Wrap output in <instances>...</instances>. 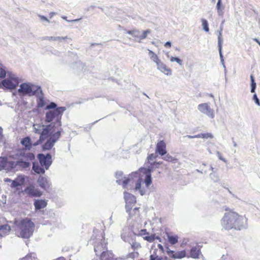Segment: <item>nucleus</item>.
Instances as JSON below:
<instances>
[{
  "label": "nucleus",
  "instance_id": "8",
  "mask_svg": "<svg viewBox=\"0 0 260 260\" xmlns=\"http://www.w3.org/2000/svg\"><path fill=\"white\" fill-rule=\"evenodd\" d=\"M18 92L23 95H28L29 96L35 94V92L32 91V87L30 84L28 83H22L20 86V88L18 89Z\"/></svg>",
  "mask_w": 260,
  "mask_h": 260
},
{
  "label": "nucleus",
  "instance_id": "53",
  "mask_svg": "<svg viewBox=\"0 0 260 260\" xmlns=\"http://www.w3.org/2000/svg\"><path fill=\"white\" fill-rule=\"evenodd\" d=\"M2 129H0V138L2 137Z\"/></svg>",
  "mask_w": 260,
  "mask_h": 260
},
{
  "label": "nucleus",
  "instance_id": "14",
  "mask_svg": "<svg viewBox=\"0 0 260 260\" xmlns=\"http://www.w3.org/2000/svg\"><path fill=\"white\" fill-rule=\"evenodd\" d=\"M130 207L125 209L126 212L128 214L130 218H137L140 217V208Z\"/></svg>",
  "mask_w": 260,
  "mask_h": 260
},
{
  "label": "nucleus",
  "instance_id": "48",
  "mask_svg": "<svg viewBox=\"0 0 260 260\" xmlns=\"http://www.w3.org/2000/svg\"><path fill=\"white\" fill-rule=\"evenodd\" d=\"M39 17L41 18V20L46 21L48 22H49V20L45 16L42 15H39Z\"/></svg>",
  "mask_w": 260,
  "mask_h": 260
},
{
  "label": "nucleus",
  "instance_id": "3",
  "mask_svg": "<svg viewBox=\"0 0 260 260\" xmlns=\"http://www.w3.org/2000/svg\"><path fill=\"white\" fill-rule=\"evenodd\" d=\"M47 138L41 139V135L40 136L39 139L34 143H32L31 139L29 137L27 136L22 138L21 140L20 143L23 146L22 149H19L17 152L20 154L21 156L23 157L25 160H32L35 159L34 154L30 152H27V150H30L32 146L38 145L44 141Z\"/></svg>",
  "mask_w": 260,
  "mask_h": 260
},
{
  "label": "nucleus",
  "instance_id": "29",
  "mask_svg": "<svg viewBox=\"0 0 260 260\" xmlns=\"http://www.w3.org/2000/svg\"><path fill=\"white\" fill-rule=\"evenodd\" d=\"M24 182V178H22L19 181H18L17 180H13L12 181V184H11V187H16L18 186L21 185Z\"/></svg>",
  "mask_w": 260,
  "mask_h": 260
},
{
  "label": "nucleus",
  "instance_id": "50",
  "mask_svg": "<svg viewBox=\"0 0 260 260\" xmlns=\"http://www.w3.org/2000/svg\"><path fill=\"white\" fill-rule=\"evenodd\" d=\"M165 46L167 48H170L171 47V43L170 42H167L165 44Z\"/></svg>",
  "mask_w": 260,
  "mask_h": 260
},
{
  "label": "nucleus",
  "instance_id": "27",
  "mask_svg": "<svg viewBox=\"0 0 260 260\" xmlns=\"http://www.w3.org/2000/svg\"><path fill=\"white\" fill-rule=\"evenodd\" d=\"M32 169L38 174H43L45 173V170L43 167H40L39 165L35 164L33 165Z\"/></svg>",
  "mask_w": 260,
  "mask_h": 260
},
{
  "label": "nucleus",
  "instance_id": "31",
  "mask_svg": "<svg viewBox=\"0 0 260 260\" xmlns=\"http://www.w3.org/2000/svg\"><path fill=\"white\" fill-rule=\"evenodd\" d=\"M250 80H251V92H254L255 89L256 88V83L254 81V77L252 75H251L250 76Z\"/></svg>",
  "mask_w": 260,
  "mask_h": 260
},
{
  "label": "nucleus",
  "instance_id": "24",
  "mask_svg": "<svg viewBox=\"0 0 260 260\" xmlns=\"http://www.w3.org/2000/svg\"><path fill=\"white\" fill-rule=\"evenodd\" d=\"M162 162L161 161L156 162L154 161L149 164V165L148 167V170L149 172L153 171L156 168H158L160 165H161Z\"/></svg>",
  "mask_w": 260,
  "mask_h": 260
},
{
  "label": "nucleus",
  "instance_id": "16",
  "mask_svg": "<svg viewBox=\"0 0 260 260\" xmlns=\"http://www.w3.org/2000/svg\"><path fill=\"white\" fill-rule=\"evenodd\" d=\"M38 182L39 185L44 189H49L50 187V183L46 178L43 176H40L38 178Z\"/></svg>",
  "mask_w": 260,
  "mask_h": 260
},
{
  "label": "nucleus",
  "instance_id": "40",
  "mask_svg": "<svg viewBox=\"0 0 260 260\" xmlns=\"http://www.w3.org/2000/svg\"><path fill=\"white\" fill-rule=\"evenodd\" d=\"M221 30L219 31V34L218 37V46L219 48L220 51H221V43H222V38H221Z\"/></svg>",
  "mask_w": 260,
  "mask_h": 260
},
{
  "label": "nucleus",
  "instance_id": "35",
  "mask_svg": "<svg viewBox=\"0 0 260 260\" xmlns=\"http://www.w3.org/2000/svg\"><path fill=\"white\" fill-rule=\"evenodd\" d=\"M150 32L151 31L150 30H146L144 31L142 35H139V40L140 41L145 39L147 37V35L149 34Z\"/></svg>",
  "mask_w": 260,
  "mask_h": 260
},
{
  "label": "nucleus",
  "instance_id": "55",
  "mask_svg": "<svg viewBox=\"0 0 260 260\" xmlns=\"http://www.w3.org/2000/svg\"><path fill=\"white\" fill-rule=\"evenodd\" d=\"M56 260H65L63 258H59L58 259H57Z\"/></svg>",
  "mask_w": 260,
  "mask_h": 260
},
{
  "label": "nucleus",
  "instance_id": "11",
  "mask_svg": "<svg viewBox=\"0 0 260 260\" xmlns=\"http://www.w3.org/2000/svg\"><path fill=\"white\" fill-rule=\"evenodd\" d=\"M24 192L29 197H40L42 196V192L38 189H36L34 186L30 185L26 187L24 189Z\"/></svg>",
  "mask_w": 260,
  "mask_h": 260
},
{
  "label": "nucleus",
  "instance_id": "23",
  "mask_svg": "<svg viewBox=\"0 0 260 260\" xmlns=\"http://www.w3.org/2000/svg\"><path fill=\"white\" fill-rule=\"evenodd\" d=\"M149 56L150 59L157 64L161 60L159 59L158 56L152 51L149 50L148 52Z\"/></svg>",
  "mask_w": 260,
  "mask_h": 260
},
{
  "label": "nucleus",
  "instance_id": "56",
  "mask_svg": "<svg viewBox=\"0 0 260 260\" xmlns=\"http://www.w3.org/2000/svg\"><path fill=\"white\" fill-rule=\"evenodd\" d=\"M140 193H141V195L144 194V192L142 190H140Z\"/></svg>",
  "mask_w": 260,
  "mask_h": 260
},
{
  "label": "nucleus",
  "instance_id": "37",
  "mask_svg": "<svg viewBox=\"0 0 260 260\" xmlns=\"http://www.w3.org/2000/svg\"><path fill=\"white\" fill-rule=\"evenodd\" d=\"M170 60L172 62L176 61L180 65H182V60L176 57H171L170 58Z\"/></svg>",
  "mask_w": 260,
  "mask_h": 260
},
{
  "label": "nucleus",
  "instance_id": "12",
  "mask_svg": "<svg viewBox=\"0 0 260 260\" xmlns=\"http://www.w3.org/2000/svg\"><path fill=\"white\" fill-rule=\"evenodd\" d=\"M166 252L170 257L174 259H181L186 256V252L185 250L179 251L175 252L174 251L168 248Z\"/></svg>",
  "mask_w": 260,
  "mask_h": 260
},
{
  "label": "nucleus",
  "instance_id": "4",
  "mask_svg": "<svg viewBox=\"0 0 260 260\" xmlns=\"http://www.w3.org/2000/svg\"><path fill=\"white\" fill-rule=\"evenodd\" d=\"M15 224L19 233V237L22 238H28L33 234L35 224L29 218H25L19 221H16Z\"/></svg>",
  "mask_w": 260,
  "mask_h": 260
},
{
  "label": "nucleus",
  "instance_id": "6",
  "mask_svg": "<svg viewBox=\"0 0 260 260\" xmlns=\"http://www.w3.org/2000/svg\"><path fill=\"white\" fill-rule=\"evenodd\" d=\"M19 83L18 79L13 77L5 79L2 81V84L5 88L11 90L15 89Z\"/></svg>",
  "mask_w": 260,
  "mask_h": 260
},
{
  "label": "nucleus",
  "instance_id": "15",
  "mask_svg": "<svg viewBox=\"0 0 260 260\" xmlns=\"http://www.w3.org/2000/svg\"><path fill=\"white\" fill-rule=\"evenodd\" d=\"M157 69L160 70L161 72L166 75H171L172 70L171 69L168 68L165 64H164L161 61H160L157 64Z\"/></svg>",
  "mask_w": 260,
  "mask_h": 260
},
{
  "label": "nucleus",
  "instance_id": "38",
  "mask_svg": "<svg viewBox=\"0 0 260 260\" xmlns=\"http://www.w3.org/2000/svg\"><path fill=\"white\" fill-rule=\"evenodd\" d=\"M151 182H152V181H151V176L149 175H147L146 177V178L145 179V183L146 186L147 187L149 186L151 184Z\"/></svg>",
  "mask_w": 260,
  "mask_h": 260
},
{
  "label": "nucleus",
  "instance_id": "32",
  "mask_svg": "<svg viewBox=\"0 0 260 260\" xmlns=\"http://www.w3.org/2000/svg\"><path fill=\"white\" fill-rule=\"evenodd\" d=\"M202 26L203 27V29L206 32H208L209 31V28L208 26V23L207 20L205 19H202L201 20Z\"/></svg>",
  "mask_w": 260,
  "mask_h": 260
},
{
  "label": "nucleus",
  "instance_id": "9",
  "mask_svg": "<svg viewBox=\"0 0 260 260\" xmlns=\"http://www.w3.org/2000/svg\"><path fill=\"white\" fill-rule=\"evenodd\" d=\"M198 109L200 112L206 114L211 118L214 117V111L211 109L207 103H203L199 105Z\"/></svg>",
  "mask_w": 260,
  "mask_h": 260
},
{
  "label": "nucleus",
  "instance_id": "34",
  "mask_svg": "<svg viewBox=\"0 0 260 260\" xmlns=\"http://www.w3.org/2000/svg\"><path fill=\"white\" fill-rule=\"evenodd\" d=\"M43 126H44V125H41L38 124H34V128L35 133L41 134L42 133V132L41 133V127H43Z\"/></svg>",
  "mask_w": 260,
  "mask_h": 260
},
{
  "label": "nucleus",
  "instance_id": "2",
  "mask_svg": "<svg viewBox=\"0 0 260 260\" xmlns=\"http://www.w3.org/2000/svg\"><path fill=\"white\" fill-rule=\"evenodd\" d=\"M224 211L220 221L223 229L226 231H241L247 228L248 219L245 215H241L229 208H225Z\"/></svg>",
  "mask_w": 260,
  "mask_h": 260
},
{
  "label": "nucleus",
  "instance_id": "36",
  "mask_svg": "<svg viewBox=\"0 0 260 260\" xmlns=\"http://www.w3.org/2000/svg\"><path fill=\"white\" fill-rule=\"evenodd\" d=\"M37 103L39 107H43L45 105V102L43 98H40L37 101Z\"/></svg>",
  "mask_w": 260,
  "mask_h": 260
},
{
  "label": "nucleus",
  "instance_id": "45",
  "mask_svg": "<svg viewBox=\"0 0 260 260\" xmlns=\"http://www.w3.org/2000/svg\"><path fill=\"white\" fill-rule=\"evenodd\" d=\"M253 100L255 101V103H256L257 105H258V106H259V105H260V102H259V100H258V98H257V95H256V94H254L253 95Z\"/></svg>",
  "mask_w": 260,
  "mask_h": 260
},
{
  "label": "nucleus",
  "instance_id": "30",
  "mask_svg": "<svg viewBox=\"0 0 260 260\" xmlns=\"http://www.w3.org/2000/svg\"><path fill=\"white\" fill-rule=\"evenodd\" d=\"M164 159L167 161L172 162L173 163H176L178 161V159L177 158L172 157L169 154L166 155V156L164 158Z\"/></svg>",
  "mask_w": 260,
  "mask_h": 260
},
{
  "label": "nucleus",
  "instance_id": "7",
  "mask_svg": "<svg viewBox=\"0 0 260 260\" xmlns=\"http://www.w3.org/2000/svg\"><path fill=\"white\" fill-rule=\"evenodd\" d=\"M38 157L41 166L48 169L52 162L51 155L47 154L45 155L43 154H39Z\"/></svg>",
  "mask_w": 260,
  "mask_h": 260
},
{
  "label": "nucleus",
  "instance_id": "25",
  "mask_svg": "<svg viewBox=\"0 0 260 260\" xmlns=\"http://www.w3.org/2000/svg\"><path fill=\"white\" fill-rule=\"evenodd\" d=\"M126 33L132 35L135 39L139 40L140 31L138 30H126Z\"/></svg>",
  "mask_w": 260,
  "mask_h": 260
},
{
  "label": "nucleus",
  "instance_id": "1",
  "mask_svg": "<svg viewBox=\"0 0 260 260\" xmlns=\"http://www.w3.org/2000/svg\"><path fill=\"white\" fill-rule=\"evenodd\" d=\"M66 109L64 107H60L46 112V121L48 122L54 121L47 125L42 131L41 139L49 138L43 146L44 150L51 149L54 143L60 138L62 130L61 127V118Z\"/></svg>",
  "mask_w": 260,
  "mask_h": 260
},
{
  "label": "nucleus",
  "instance_id": "47",
  "mask_svg": "<svg viewBox=\"0 0 260 260\" xmlns=\"http://www.w3.org/2000/svg\"><path fill=\"white\" fill-rule=\"evenodd\" d=\"M67 39V37H56V38H54L53 39V37H51V39L53 40H55V41H56V40H58V41H61L62 40H65Z\"/></svg>",
  "mask_w": 260,
  "mask_h": 260
},
{
  "label": "nucleus",
  "instance_id": "13",
  "mask_svg": "<svg viewBox=\"0 0 260 260\" xmlns=\"http://www.w3.org/2000/svg\"><path fill=\"white\" fill-rule=\"evenodd\" d=\"M166 143L164 140L158 141L156 145L155 151L161 156L167 153Z\"/></svg>",
  "mask_w": 260,
  "mask_h": 260
},
{
  "label": "nucleus",
  "instance_id": "5",
  "mask_svg": "<svg viewBox=\"0 0 260 260\" xmlns=\"http://www.w3.org/2000/svg\"><path fill=\"white\" fill-rule=\"evenodd\" d=\"M5 169L7 170H12L17 166H23L27 167L29 164L23 160L24 159L23 157L21 156L20 154L17 152L14 154L4 157Z\"/></svg>",
  "mask_w": 260,
  "mask_h": 260
},
{
  "label": "nucleus",
  "instance_id": "39",
  "mask_svg": "<svg viewBox=\"0 0 260 260\" xmlns=\"http://www.w3.org/2000/svg\"><path fill=\"white\" fill-rule=\"evenodd\" d=\"M4 157H0V171L5 169Z\"/></svg>",
  "mask_w": 260,
  "mask_h": 260
},
{
  "label": "nucleus",
  "instance_id": "18",
  "mask_svg": "<svg viewBox=\"0 0 260 260\" xmlns=\"http://www.w3.org/2000/svg\"><path fill=\"white\" fill-rule=\"evenodd\" d=\"M201 254V249L199 246H195L191 248L190 249V256L194 258H199Z\"/></svg>",
  "mask_w": 260,
  "mask_h": 260
},
{
  "label": "nucleus",
  "instance_id": "21",
  "mask_svg": "<svg viewBox=\"0 0 260 260\" xmlns=\"http://www.w3.org/2000/svg\"><path fill=\"white\" fill-rule=\"evenodd\" d=\"M168 242L172 245H174L178 242V236L177 235H173L167 234Z\"/></svg>",
  "mask_w": 260,
  "mask_h": 260
},
{
  "label": "nucleus",
  "instance_id": "49",
  "mask_svg": "<svg viewBox=\"0 0 260 260\" xmlns=\"http://www.w3.org/2000/svg\"><path fill=\"white\" fill-rule=\"evenodd\" d=\"M158 247L159 248V250L161 251V253L164 252V247L162 246V245H161L160 244H158Z\"/></svg>",
  "mask_w": 260,
  "mask_h": 260
},
{
  "label": "nucleus",
  "instance_id": "43",
  "mask_svg": "<svg viewBox=\"0 0 260 260\" xmlns=\"http://www.w3.org/2000/svg\"><path fill=\"white\" fill-rule=\"evenodd\" d=\"M6 75V71L5 69L0 68V78H4Z\"/></svg>",
  "mask_w": 260,
  "mask_h": 260
},
{
  "label": "nucleus",
  "instance_id": "54",
  "mask_svg": "<svg viewBox=\"0 0 260 260\" xmlns=\"http://www.w3.org/2000/svg\"><path fill=\"white\" fill-rule=\"evenodd\" d=\"M5 181H7V182H10L11 180L10 179H9V178H7L5 180Z\"/></svg>",
  "mask_w": 260,
  "mask_h": 260
},
{
  "label": "nucleus",
  "instance_id": "51",
  "mask_svg": "<svg viewBox=\"0 0 260 260\" xmlns=\"http://www.w3.org/2000/svg\"><path fill=\"white\" fill-rule=\"evenodd\" d=\"M218 157H219V158L220 159H221V160H223V161H225V159H224L223 158H222V156H221V154L218 153Z\"/></svg>",
  "mask_w": 260,
  "mask_h": 260
},
{
  "label": "nucleus",
  "instance_id": "19",
  "mask_svg": "<svg viewBox=\"0 0 260 260\" xmlns=\"http://www.w3.org/2000/svg\"><path fill=\"white\" fill-rule=\"evenodd\" d=\"M119 184H121L123 188H126L128 184H133V179L130 177H124L122 180L118 181Z\"/></svg>",
  "mask_w": 260,
  "mask_h": 260
},
{
  "label": "nucleus",
  "instance_id": "44",
  "mask_svg": "<svg viewBox=\"0 0 260 260\" xmlns=\"http://www.w3.org/2000/svg\"><path fill=\"white\" fill-rule=\"evenodd\" d=\"M220 2H221V1L218 0L217 4V8L218 12V13L219 15L222 14L221 10H220V6H221Z\"/></svg>",
  "mask_w": 260,
  "mask_h": 260
},
{
  "label": "nucleus",
  "instance_id": "22",
  "mask_svg": "<svg viewBox=\"0 0 260 260\" xmlns=\"http://www.w3.org/2000/svg\"><path fill=\"white\" fill-rule=\"evenodd\" d=\"M189 138H212L213 135L211 133L200 134L195 136H188Z\"/></svg>",
  "mask_w": 260,
  "mask_h": 260
},
{
  "label": "nucleus",
  "instance_id": "26",
  "mask_svg": "<svg viewBox=\"0 0 260 260\" xmlns=\"http://www.w3.org/2000/svg\"><path fill=\"white\" fill-rule=\"evenodd\" d=\"M143 239L149 242H152L155 239L158 240L160 242L161 241V239L159 237H156L154 235L145 236L143 237Z\"/></svg>",
  "mask_w": 260,
  "mask_h": 260
},
{
  "label": "nucleus",
  "instance_id": "52",
  "mask_svg": "<svg viewBox=\"0 0 260 260\" xmlns=\"http://www.w3.org/2000/svg\"><path fill=\"white\" fill-rule=\"evenodd\" d=\"M54 14L55 13H53V12L50 13V14H49L50 15V17L51 18L54 15Z\"/></svg>",
  "mask_w": 260,
  "mask_h": 260
},
{
  "label": "nucleus",
  "instance_id": "46",
  "mask_svg": "<svg viewBox=\"0 0 260 260\" xmlns=\"http://www.w3.org/2000/svg\"><path fill=\"white\" fill-rule=\"evenodd\" d=\"M148 233L147 232V230L146 229L141 230L139 234V236H144L146 234H148Z\"/></svg>",
  "mask_w": 260,
  "mask_h": 260
},
{
  "label": "nucleus",
  "instance_id": "17",
  "mask_svg": "<svg viewBox=\"0 0 260 260\" xmlns=\"http://www.w3.org/2000/svg\"><path fill=\"white\" fill-rule=\"evenodd\" d=\"M47 205V202L45 200H36L34 202L36 210H40L45 208Z\"/></svg>",
  "mask_w": 260,
  "mask_h": 260
},
{
  "label": "nucleus",
  "instance_id": "41",
  "mask_svg": "<svg viewBox=\"0 0 260 260\" xmlns=\"http://www.w3.org/2000/svg\"><path fill=\"white\" fill-rule=\"evenodd\" d=\"M56 106H57V105L55 103L52 102L49 105L47 106L46 109H48V110H50L52 109H55L57 108Z\"/></svg>",
  "mask_w": 260,
  "mask_h": 260
},
{
  "label": "nucleus",
  "instance_id": "33",
  "mask_svg": "<svg viewBox=\"0 0 260 260\" xmlns=\"http://www.w3.org/2000/svg\"><path fill=\"white\" fill-rule=\"evenodd\" d=\"M156 157H157V155L156 154L151 153V154H149L147 156L148 163L149 164L152 162V161H153L154 160H155Z\"/></svg>",
  "mask_w": 260,
  "mask_h": 260
},
{
  "label": "nucleus",
  "instance_id": "20",
  "mask_svg": "<svg viewBox=\"0 0 260 260\" xmlns=\"http://www.w3.org/2000/svg\"><path fill=\"white\" fill-rule=\"evenodd\" d=\"M10 230V226L7 224L0 225V238L8 234Z\"/></svg>",
  "mask_w": 260,
  "mask_h": 260
},
{
  "label": "nucleus",
  "instance_id": "42",
  "mask_svg": "<svg viewBox=\"0 0 260 260\" xmlns=\"http://www.w3.org/2000/svg\"><path fill=\"white\" fill-rule=\"evenodd\" d=\"M141 183H142V179H139L137 181L136 186H135V189L136 190H140L141 187Z\"/></svg>",
  "mask_w": 260,
  "mask_h": 260
},
{
  "label": "nucleus",
  "instance_id": "10",
  "mask_svg": "<svg viewBox=\"0 0 260 260\" xmlns=\"http://www.w3.org/2000/svg\"><path fill=\"white\" fill-rule=\"evenodd\" d=\"M124 198L125 202V209L134 207L137 202L135 196L127 192H124Z\"/></svg>",
  "mask_w": 260,
  "mask_h": 260
},
{
  "label": "nucleus",
  "instance_id": "28",
  "mask_svg": "<svg viewBox=\"0 0 260 260\" xmlns=\"http://www.w3.org/2000/svg\"><path fill=\"white\" fill-rule=\"evenodd\" d=\"M157 249H155L152 254L150 255V260H162V258L159 257L157 254Z\"/></svg>",
  "mask_w": 260,
  "mask_h": 260
}]
</instances>
